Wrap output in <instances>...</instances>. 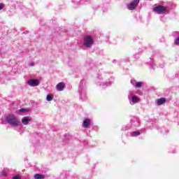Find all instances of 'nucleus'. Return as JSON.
<instances>
[{
  "label": "nucleus",
  "instance_id": "1",
  "mask_svg": "<svg viewBox=\"0 0 179 179\" xmlns=\"http://www.w3.org/2000/svg\"><path fill=\"white\" fill-rule=\"evenodd\" d=\"M6 122L13 127L19 126V119H17V117H16L14 115H8L6 117Z\"/></svg>",
  "mask_w": 179,
  "mask_h": 179
},
{
  "label": "nucleus",
  "instance_id": "2",
  "mask_svg": "<svg viewBox=\"0 0 179 179\" xmlns=\"http://www.w3.org/2000/svg\"><path fill=\"white\" fill-rule=\"evenodd\" d=\"M153 11L159 15H164V13H169V9H167L164 6H157L153 8Z\"/></svg>",
  "mask_w": 179,
  "mask_h": 179
},
{
  "label": "nucleus",
  "instance_id": "3",
  "mask_svg": "<svg viewBox=\"0 0 179 179\" xmlns=\"http://www.w3.org/2000/svg\"><path fill=\"white\" fill-rule=\"evenodd\" d=\"M93 43H94V40L90 36H84V45L87 48H90L93 45Z\"/></svg>",
  "mask_w": 179,
  "mask_h": 179
},
{
  "label": "nucleus",
  "instance_id": "4",
  "mask_svg": "<svg viewBox=\"0 0 179 179\" xmlns=\"http://www.w3.org/2000/svg\"><path fill=\"white\" fill-rule=\"evenodd\" d=\"M140 1L141 0H134L132 2L127 4L128 9H129V10H134V9H136V6H138Z\"/></svg>",
  "mask_w": 179,
  "mask_h": 179
},
{
  "label": "nucleus",
  "instance_id": "5",
  "mask_svg": "<svg viewBox=\"0 0 179 179\" xmlns=\"http://www.w3.org/2000/svg\"><path fill=\"white\" fill-rule=\"evenodd\" d=\"M28 85L34 87L40 85V81H38V80H30L29 81H28Z\"/></svg>",
  "mask_w": 179,
  "mask_h": 179
},
{
  "label": "nucleus",
  "instance_id": "6",
  "mask_svg": "<svg viewBox=\"0 0 179 179\" xmlns=\"http://www.w3.org/2000/svg\"><path fill=\"white\" fill-rule=\"evenodd\" d=\"M56 89L58 90V92H62L64 89H65V83H59L57 85Z\"/></svg>",
  "mask_w": 179,
  "mask_h": 179
},
{
  "label": "nucleus",
  "instance_id": "7",
  "mask_svg": "<svg viewBox=\"0 0 179 179\" xmlns=\"http://www.w3.org/2000/svg\"><path fill=\"white\" fill-rule=\"evenodd\" d=\"M91 124H92V121L89 118H87L83 121L84 128H89V127H90Z\"/></svg>",
  "mask_w": 179,
  "mask_h": 179
},
{
  "label": "nucleus",
  "instance_id": "8",
  "mask_svg": "<svg viewBox=\"0 0 179 179\" xmlns=\"http://www.w3.org/2000/svg\"><path fill=\"white\" fill-rule=\"evenodd\" d=\"M30 121H31V117H24L22 119V122L24 125H27Z\"/></svg>",
  "mask_w": 179,
  "mask_h": 179
},
{
  "label": "nucleus",
  "instance_id": "9",
  "mask_svg": "<svg viewBox=\"0 0 179 179\" xmlns=\"http://www.w3.org/2000/svg\"><path fill=\"white\" fill-rule=\"evenodd\" d=\"M166 103V98H161L157 100V103L158 106H162V104H164Z\"/></svg>",
  "mask_w": 179,
  "mask_h": 179
},
{
  "label": "nucleus",
  "instance_id": "10",
  "mask_svg": "<svg viewBox=\"0 0 179 179\" xmlns=\"http://www.w3.org/2000/svg\"><path fill=\"white\" fill-rule=\"evenodd\" d=\"M34 178L35 179H44L45 178L44 175H41V174H38V173L35 174Z\"/></svg>",
  "mask_w": 179,
  "mask_h": 179
},
{
  "label": "nucleus",
  "instance_id": "11",
  "mask_svg": "<svg viewBox=\"0 0 179 179\" xmlns=\"http://www.w3.org/2000/svg\"><path fill=\"white\" fill-rule=\"evenodd\" d=\"M53 99H54V96L52 94L47 95L46 100L48 101H52Z\"/></svg>",
  "mask_w": 179,
  "mask_h": 179
},
{
  "label": "nucleus",
  "instance_id": "12",
  "mask_svg": "<svg viewBox=\"0 0 179 179\" xmlns=\"http://www.w3.org/2000/svg\"><path fill=\"white\" fill-rule=\"evenodd\" d=\"M132 103H138V97L136 96H133L131 98Z\"/></svg>",
  "mask_w": 179,
  "mask_h": 179
},
{
  "label": "nucleus",
  "instance_id": "13",
  "mask_svg": "<svg viewBox=\"0 0 179 179\" xmlns=\"http://www.w3.org/2000/svg\"><path fill=\"white\" fill-rule=\"evenodd\" d=\"M19 113H28L29 110L27 109L21 108L18 110Z\"/></svg>",
  "mask_w": 179,
  "mask_h": 179
},
{
  "label": "nucleus",
  "instance_id": "14",
  "mask_svg": "<svg viewBox=\"0 0 179 179\" xmlns=\"http://www.w3.org/2000/svg\"><path fill=\"white\" fill-rule=\"evenodd\" d=\"M132 136H138V135H141V133L139 131H134L131 134Z\"/></svg>",
  "mask_w": 179,
  "mask_h": 179
},
{
  "label": "nucleus",
  "instance_id": "15",
  "mask_svg": "<svg viewBox=\"0 0 179 179\" xmlns=\"http://www.w3.org/2000/svg\"><path fill=\"white\" fill-rule=\"evenodd\" d=\"M136 87H142V82L136 83Z\"/></svg>",
  "mask_w": 179,
  "mask_h": 179
},
{
  "label": "nucleus",
  "instance_id": "16",
  "mask_svg": "<svg viewBox=\"0 0 179 179\" xmlns=\"http://www.w3.org/2000/svg\"><path fill=\"white\" fill-rule=\"evenodd\" d=\"M175 44L179 45V37L175 39Z\"/></svg>",
  "mask_w": 179,
  "mask_h": 179
},
{
  "label": "nucleus",
  "instance_id": "17",
  "mask_svg": "<svg viewBox=\"0 0 179 179\" xmlns=\"http://www.w3.org/2000/svg\"><path fill=\"white\" fill-rule=\"evenodd\" d=\"M13 179H22L18 175L13 177Z\"/></svg>",
  "mask_w": 179,
  "mask_h": 179
},
{
  "label": "nucleus",
  "instance_id": "18",
  "mask_svg": "<svg viewBox=\"0 0 179 179\" xmlns=\"http://www.w3.org/2000/svg\"><path fill=\"white\" fill-rule=\"evenodd\" d=\"M2 9H3V5L0 4V10H2Z\"/></svg>",
  "mask_w": 179,
  "mask_h": 179
},
{
  "label": "nucleus",
  "instance_id": "19",
  "mask_svg": "<svg viewBox=\"0 0 179 179\" xmlns=\"http://www.w3.org/2000/svg\"><path fill=\"white\" fill-rule=\"evenodd\" d=\"M2 174H3V176H6V172L5 171H3Z\"/></svg>",
  "mask_w": 179,
  "mask_h": 179
}]
</instances>
